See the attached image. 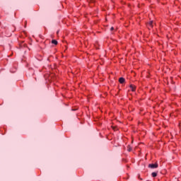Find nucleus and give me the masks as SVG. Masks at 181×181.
Wrapping results in <instances>:
<instances>
[{
    "instance_id": "9",
    "label": "nucleus",
    "mask_w": 181,
    "mask_h": 181,
    "mask_svg": "<svg viewBox=\"0 0 181 181\" xmlns=\"http://www.w3.org/2000/svg\"><path fill=\"white\" fill-rule=\"evenodd\" d=\"M138 177H139V179H140V180H142V178H141V175H139Z\"/></svg>"
},
{
    "instance_id": "1",
    "label": "nucleus",
    "mask_w": 181,
    "mask_h": 181,
    "mask_svg": "<svg viewBox=\"0 0 181 181\" xmlns=\"http://www.w3.org/2000/svg\"><path fill=\"white\" fill-rule=\"evenodd\" d=\"M158 167V163H151L148 165V168H150V169H156V168Z\"/></svg>"
},
{
    "instance_id": "7",
    "label": "nucleus",
    "mask_w": 181,
    "mask_h": 181,
    "mask_svg": "<svg viewBox=\"0 0 181 181\" xmlns=\"http://www.w3.org/2000/svg\"><path fill=\"white\" fill-rule=\"evenodd\" d=\"M130 88H131L132 91H135V88L134 87L133 85H130Z\"/></svg>"
},
{
    "instance_id": "8",
    "label": "nucleus",
    "mask_w": 181,
    "mask_h": 181,
    "mask_svg": "<svg viewBox=\"0 0 181 181\" xmlns=\"http://www.w3.org/2000/svg\"><path fill=\"white\" fill-rule=\"evenodd\" d=\"M26 25H28V21H25V25H24V28H26Z\"/></svg>"
},
{
    "instance_id": "3",
    "label": "nucleus",
    "mask_w": 181,
    "mask_h": 181,
    "mask_svg": "<svg viewBox=\"0 0 181 181\" xmlns=\"http://www.w3.org/2000/svg\"><path fill=\"white\" fill-rule=\"evenodd\" d=\"M148 28H153V21H150L148 24Z\"/></svg>"
},
{
    "instance_id": "6",
    "label": "nucleus",
    "mask_w": 181,
    "mask_h": 181,
    "mask_svg": "<svg viewBox=\"0 0 181 181\" xmlns=\"http://www.w3.org/2000/svg\"><path fill=\"white\" fill-rule=\"evenodd\" d=\"M127 151H128L129 152H131V151H132V148L131 147V146H127Z\"/></svg>"
},
{
    "instance_id": "5",
    "label": "nucleus",
    "mask_w": 181,
    "mask_h": 181,
    "mask_svg": "<svg viewBox=\"0 0 181 181\" xmlns=\"http://www.w3.org/2000/svg\"><path fill=\"white\" fill-rule=\"evenodd\" d=\"M52 45H57V40H52Z\"/></svg>"
},
{
    "instance_id": "12",
    "label": "nucleus",
    "mask_w": 181,
    "mask_h": 181,
    "mask_svg": "<svg viewBox=\"0 0 181 181\" xmlns=\"http://www.w3.org/2000/svg\"><path fill=\"white\" fill-rule=\"evenodd\" d=\"M57 33H59V31H57Z\"/></svg>"
},
{
    "instance_id": "4",
    "label": "nucleus",
    "mask_w": 181,
    "mask_h": 181,
    "mask_svg": "<svg viewBox=\"0 0 181 181\" xmlns=\"http://www.w3.org/2000/svg\"><path fill=\"white\" fill-rule=\"evenodd\" d=\"M151 176H152L153 177H156V176H158V173H156V172L152 173H151Z\"/></svg>"
},
{
    "instance_id": "2",
    "label": "nucleus",
    "mask_w": 181,
    "mask_h": 181,
    "mask_svg": "<svg viewBox=\"0 0 181 181\" xmlns=\"http://www.w3.org/2000/svg\"><path fill=\"white\" fill-rule=\"evenodd\" d=\"M119 83H120V84H124V83H125V78L123 77L119 78Z\"/></svg>"
},
{
    "instance_id": "10",
    "label": "nucleus",
    "mask_w": 181,
    "mask_h": 181,
    "mask_svg": "<svg viewBox=\"0 0 181 181\" xmlns=\"http://www.w3.org/2000/svg\"><path fill=\"white\" fill-rule=\"evenodd\" d=\"M110 30H114V27H112V28H110Z\"/></svg>"
},
{
    "instance_id": "11",
    "label": "nucleus",
    "mask_w": 181,
    "mask_h": 181,
    "mask_svg": "<svg viewBox=\"0 0 181 181\" xmlns=\"http://www.w3.org/2000/svg\"><path fill=\"white\" fill-rule=\"evenodd\" d=\"M113 129H115V127H113Z\"/></svg>"
}]
</instances>
